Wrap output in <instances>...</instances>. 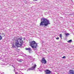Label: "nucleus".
Returning <instances> with one entry per match:
<instances>
[{
    "instance_id": "1",
    "label": "nucleus",
    "mask_w": 74,
    "mask_h": 74,
    "mask_svg": "<svg viewBox=\"0 0 74 74\" xmlns=\"http://www.w3.org/2000/svg\"><path fill=\"white\" fill-rule=\"evenodd\" d=\"M22 39V38H16V40H15V45L16 47L18 48L22 46L23 42Z\"/></svg>"
},
{
    "instance_id": "2",
    "label": "nucleus",
    "mask_w": 74,
    "mask_h": 74,
    "mask_svg": "<svg viewBox=\"0 0 74 74\" xmlns=\"http://www.w3.org/2000/svg\"><path fill=\"white\" fill-rule=\"evenodd\" d=\"M41 22L40 24V26H47L48 25H50L49 20L46 18H42L41 19Z\"/></svg>"
},
{
    "instance_id": "3",
    "label": "nucleus",
    "mask_w": 74,
    "mask_h": 74,
    "mask_svg": "<svg viewBox=\"0 0 74 74\" xmlns=\"http://www.w3.org/2000/svg\"><path fill=\"white\" fill-rule=\"evenodd\" d=\"M30 45L32 48H36L37 47V44L35 41H32L30 42Z\"/></svg>"
},
{
    "instance_id": "4",
    "label": "nucleus",
    "mask_w": 74,
    "mask_h": 74,
    "mask_svg": "<svg viewBox=\"0 0 74 74\" xmlns=\"http://www.w3.org/2000/svg\"><path fill=\"white\" fill-rule=\"evenodd\" d=\"M41 62L42 63H44V64L47 63V61L44 58H42Z\"/></svg>"
},
{
    "instance_id": "5",
    "label": "nucleus",
    "mask_w": 74,
    "mask_h": 74,
    "mask_svg": "<svg viewBox=\"0 0 74 74\" xmlns=\"http://www.w3.org/2000/svg\"><path fill=\"white\" fill-rule=\"evenodd\" d=\"M46 74H51L52 71H49L48 69H47L45 71Z\"/></svg>"
},
{
    "instance_id": "6",
    "label": "nucleus",
    "mask_w": 74,
    "mask_h": 74,
    "mask_svg": "<svg viewBox=\"0 0 74 74\" xmlns=\"http://www.w3.org/2000/svg\"><path fill=\"white\" fill-rule=\"evenodd\" d=\"M69 74H74V71L70 70L69 71Z\"/></svg>"
},
{
    "instance_id": "7",
    "label": "nucleus",
    "mask_w": 74,
    "mask_h": 74,
    "mask_svg": "<svg viewBox=\"0 0 74 74\" xmlns=\"http://www.w3.org/2000/svg\"><path fill=\"white\" fill-rule=\"evenodd\" d=\"M25 50H29V52H30V51H32V50L31 49V48H30V47H29L28 48H25Z\"/></svg>"
},
{
    "instance_id": "8",
    "label": "nucleus",
    "mask_w": 74,
    "mask_h": 74,
    "mask_svg": "<svg viewBox=\"0 0 74 74\" xmlns=\"http://www.w3.org/2000/svg\"><path fill=\"white\" fill-rule=\"evenodd\" d=\"M36 67H37V65H36V64H35L34 65V66L31 67V68H32V69H35V68H36Z\"/></svg>"
},
{
    "instance_id": "9",
    "label": "nucleus",
    "mask_w": 74,
    "mask_h": 74,
    "mask_svg": "<svg viewBox=\"0 0 74 74\" xmlns=\"http://www.w3.org/2000/svg\"><path fill=\"white\" fill-rule=\"evenodd\" d=\"M60 37L61 38V39H62V35L61 34H60Z\"/></svg>"
},
{
    "instance_id": "10",
    "label": "nucleus",
    "mask_w": 74,
    "mask_h": 74,
    "mask_svg": "<svg viewBox=\"0 0 74 74\" xmlns=\"http://www.w3.org/2000/svg\"><path fill=\"white\" fill-rule=\"evenodd\" d=\"M72 41V40H69L68 41V42L69 43L70 42H71Z\"/></svg>"
},
{
    "instance_id": "11",
    "label": "nucleus",
    "mask_w": 74,
    "mask_h": 74,
    "mask_svg": "<svg viewBox=\"0 0 74 74\" xmlns=\"http://www.w3.org/2000/svg\"><path fill=\"white\" fill-rule=\"evenodd\" d=\"M12 48H15V45L14 44H13L12 45Z\"/></svg>"
},
{
    "instance_id": "12",
    "label": "nucleus",
    "mask_w": 74,
    "mask_h": 74,
    "mask_svg": "<svg viewBox=\"0 0 74 74\" xmlns=\"http://www.w3.org/2000/svg\"><path fill=\"white\" fill-rule=\"evenodd\" d=\"M3 37L1 36L0 35V40H2Z\"/></svg>"
},
{
    "instance_id": "13",
    "label": "nucleus",
    "mask_w": 74,
    "mask_h": 74,
    "mask_svg": "<svg viewBox=\"0 0 74 74\" xmlns=\"http://www.w3.org/2000/svg\"><path fill=\"white\" fill-rule=\"evenodd\" d=\"M65 35H66V36H69V34L67 33H66L65 34Z\"/></svg>"
},
{
    "instance_id": "14",
    "label": "nucleus",
    "mask_w": 74,
    "mask_h": 74,
    "mask_svg": "<svg viewBox=\"0 0 74 74\" xmlns=\"http://www.w3.org/2000/svg\"><path fill=\"white\" fill-rule=\"evenodd\" d=\"M5 36V35H4V34H2V37H4V36Z\"/></svg>"
},
{
    "instance_id": "15",
    "label": "nucleus",
    "mask_w": 74,
    "mask_h": 74,
    "mask_svg": "<svg viewBox=\"0 0 74 74\" xmlns=\"http://www.w3.org/2000/svg\"><path fill=\"white\" fill-rule=\"evenodd\" d=\"M62 59H65L66 58V56H64L62 58Z\"/></svg>"
},
{
    "instance_id": "16",
    "label": "nucleus",
    "mask_w": 74,
    "mask_h": 74,
    "mask_svg": "<svg viewBox=\"0 0 74 74\" xmlns=\"http://www.w3.org/2000/svg\"><path fill=\"white\" fill-rule=\"evenodd\" d=\"M59 37H57V38H56V39H57V40H59Z\"/></svg>"
},
{
    "instance_id": "17",
    "label": "nucleus",
    "mask_w": 74,
    "mask_h": 74,
    "mask_svg": "<svg viewBox=\"0 0 74 74\" xmlns=\"http://www.w3.org/2000/svg\"><path fill=\"white\" fill-rule=\"evenodd\" d=\"M19 62L21 63V62H22V61H21V60H19Z\"/></svg>"
},
{
    "instance_id": "18",
    "label": "nucleus",
    "mask_w": 74,
    "mask_h": 74,
    "mask_svg": "<svg viewBox=\"0 0 74 74\" xmlns=\"http://www.w3.org/2000/svg\"><path fill=\"white\" fill-rule=\"evenodd\" d=\"M15 74H18V72H15Z\"/></svg>"
},
{
    "instance_id": "19",
    "label": "nucleus",
    "mask_w": 74,
    "mask_h": 74,
    "mask_svg": "<svg viewBox=\"0 0 74 74\" xmlns=\"http://www.w3.org/2000/svg\"><path fill=\"white\" fill-rule=\"evenodd\" d=\"M33 1H37V0H33Z\"/></svg>"
}]
</instances>
